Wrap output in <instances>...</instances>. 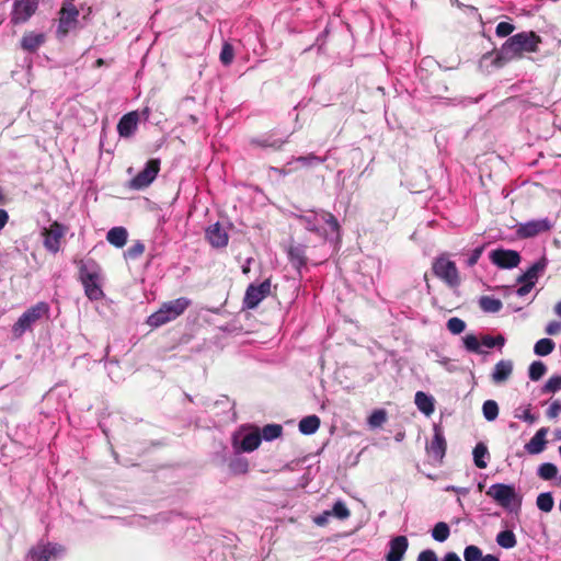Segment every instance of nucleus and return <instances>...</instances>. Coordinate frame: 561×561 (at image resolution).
Returning <instances> with one entry per match:
<instances>
[{
    "label": "nucleus",
    "mask_w": 561,
    "mask_h": 561,
    "mask_svg": "<svg viewBox=\"0 0 561 561\" xmlns=\"http://www.w3.org/2000/svg\"><path fill=\"white\" fill-rule=\"evenodd\" d=\"M308 231L314 232L325 240H339L341 227L333 214L319 209L306 214H293Z\"/></svg>",
    "instance_id": "obj_1"
},
{
    "label": "nucleus",
    "mask_w": 561,
    "mask_h": 561,
    "mask_svg": "<svg viewBox=\"0 0 561 561\" xmlns=\"http://www.w3.org/2000/svg\"><path fill=\"white\" fill-rule=\"evenodd\" d=\"M541 38L535 32H520L510 36L497 51L496 59L504 62L522 58L525 53H536Z\"/></svg>",
    "instance_id": "obj_2"
},
{
    "label": "nucleus",
    "mask_w": 561,
    "mask_h": 561,
    "mask_svg": "<svg viewBox=\"0 0 561 561\" xmlns=\"http://www.w3.org/2000/svg\"><path fill=\"white\" fill-rule=\"evenodd\" d=\"M79 279L84 288L85 296L90 300H101L104 298L101 287V267L93 260L81 263Z\"/></svg>",
    "instance_id": "obj_3"
},
{
    "label": "nucleus",
    "mask_w": 561,
    "mask_h": 561,
    "mask_svg": "<svg viewBox=\"0 0 561 561\" xmlns=\"http://www.w3.org/2000/svg\"><path fill=\"white\" fill-rule=\"evenodd\" d=\"M50 307L46 301H38L26 309L12 325V334L15 339L22 337L27 331H32L36 322L43 318L48 319Z\"/></svg>",
    "instance_id": "obj_4"
},
{
    "label": "nucleus",
    "mask_w": 561,
    "mask_h": 561,
    "mask_svg": "<svg viewBox=\"0 0 561 561\" xmlns=\"http://www.w3.org/2000/svg\"><path fill=\"white\" fill-rule=\"evenodd\" d=\"M191 306V300L186 297H180L163 302L159 310L148 317L147 323L152 328H159L170 321L175 320L184 313Z\"/></svg>",
    "instance_id": "obj_5"
},
{
    "label": "nucleus",
    "mask_w": 561,
    "mask_h": 561,
    "mask_svg": "<svg viewBox=\"0 0 561 561\" xmlns=\"http://www.w3.org/2000/svg\"><path fill=\"white\" fill-rule=\"evenodd\" d=\"M432 271L448 287L456 288L460 285L461 280L456 263L449 260L446 254H442L434 260Z\"/></svg>",
    "instance_id": "obj_6"
},
{
    "label": "nucleus",
    "mask_w": 561,
    "mask_h": 561,
    "mask_svg": "<svg viewBox=\"0 0 561 561\" xmlns=\"http://www.w3.org/2000/svg\"><path fill=\"white\" fill-rule=\"evenodd\" d=\"M58 14L56 36L58 39H64L78 26L79 10L73 4V0H65Z\"/></svg>",
    "instance_id": "obj_7"
},
{
    "label": "nucleus",
    "mask_w": 561,
    "mask_h": 561,
    "mask_svg": "<svg viewBox=\"0 0 561 561\" xmlns=\"http://www.w3.org/2000/svg\"><path fill=\"white\" fill-rule=\"evenodd\" d=\"M65 552L60 543L39 541L30 548L25 561H55L64 557Z\"/></svg>",
    "instance_id": "obj_8"
},
{
    "label": "nucleus",
    "mask_w": 561,
    "mask_h": 561,
    "mask_svg": "<svg viewBox=\"0 0 561 561\" xmlns=\"http://www.w3.org/2000/svg\"><path fill=\"white\" fill-rule=\"evenodd\" d=\"M486 495L506 510H511L513 502H515L518 507L522 504V497L516 493L513 484L494 483L489 486Z\"/></svg>",
    "instance_id": "obj_9"
},
{
    "label": "nucleus",
    "mask_w": 561,
    "mask_h": 561,
    "mask_svg": "<svg viewBox=\"0 0 561 561\" xmlns=\"http://www.w3.org/2000/svg\"><path fill=\"white\" fill-rule=\"evenodd\" d=\"M160 171V160L150 159L145 168L134 176L129 182V187L134 190H144L148 187L157 178Z\"/></svg>",
    "instance_id": "obj_10"
},
{
    "label": "nucleus",
    "mask_w": 561,
    "mask_h": 561,
    "mask_svg": "<svg viewBox=\"0 0 561 561\" xmlns=\"http://www.w3.org/2000/svg\"><path fill=\"white\" fill-rule=\"evenodd\" d=\"M39 0H13L10 21L14 25L27 22L38 8Z\"/></svg>",
    "instance_id": "obj_11"
},
{
    "label": "nucleus",
    "mask_w": 561,
    "mask_h": 561,
    "mask_svg": "<svg viewBox=\"0 0 561 561\" xmlns=\"http://www.w3.org/2000/svg\"><path fill=\"white\" fill-rule=\"evenodd\" d=\"M462 342L465 348L468 352L474 354H482L483 351L481 350V345L488 348H493L495 346L502 347L505 344V339L502 335H497L496 337H493L491 335H483L480 342L474 334H467L462 339Z\"/></svg>",
    "instance_id": "obj_12"
},
{
    "label": "nucleus",
    "mask_w": 561,
    "mask_h": 561,
    "mask_svg": "<svg viewBox=\"0 0 561 561\" xmlns=\"http://www.w3.org/2000/svg\"><path fill=\"white\" fill-rule=\"evenodd\" d=\"M271 291V280L265 279L259 285L251 284L243 298V308L254 309L259 304L268 296Z\"/></svg>",
    "instance_id": "obj_13"
},
{
    "label": "nucleus",
    "mask_w": 561,
    "mask_h": 561,
    "mask_svg": "<svg viewBox=\"0 0 561 561\" xmlns=\"http://www.w3.org/2000/svg\"><path fill=\"white\" fill-rule=\"evenodd\" d=\"M552 228V222L548 218L533 219L522 222L517 226L516 233L519 238H534L539 233L547 232Z\"/></svg>",
    "instance_id": "obj_14"
},
{
    "label": "nucleus",
    "mask_w": 561,
    "mask_h": 561,
    "mask_svg": "<svg viewBox=\"0 0 561 561\" xmlns=\"http://www.w3.org/2000/svg\"><path fill=\"white\" fill-rule=\"evenodd\" d=\"M489 257L500 268H514L520 262V255L515 250L495 249L490 252Z\"/></svg>",
    "instance_id": "obj_15"
},
{
    "label": "nucleus",
    "mask_w": 561,
    "mask_h": 561,
    "mask_svg": "<svg viewBox=\"0 0 561 561\" xmlns=\"http://www.w3.org/2000/svg\"><path fill=\"white\" fill-rule=\"evenodd\" d=\"M433 431L434 435L431 443L426 446V451L435 460L442 462L443 458L446 455L447 448L444 431L442 426L438 424H434Z\"/></svg>",
    "instance_id": "obj_16"
},
{
    "label": "nucleus",
    "mask_w": 561,
    "mask_h": 561,
    "mask_svg": "<svg viewBox=\"0 0 561 561\" xmlns=\"http://www.w3.org/2000/svg\"><path fill=\"white\" fill-rule=\"evenodd\" d=\"M65 234V227L54 221L49 228H45L43 231L44 247L51 253H57L60 249V240Z\"/></svg>",
    "instance_id": "obj_17"
},
{
    "label": "nucleus",
    "mask_w": 561,
    "mask_h": 561,
    "mask_svg": "<svg viewBox=\"0 0 561 561\" xmlns=\"http://www.w3.org/2000/svg\"><path fill=\"white\" fill-rule=\"evenodd\" d=\"M307 245L300 243H289L286 253L290 265L301 275L302 268L307 266L308 257L306 254Z\"/></svg>",
    "instance_id": "obj_18"
},
{
    "label": "nucleus",
    "mask_w": 561,
    "mask_h": 561,
    "mask_svg": "<svg viewBox=\"0 0 561 561\" xmlns=\"http://www.w3.org/2000/svg\"><path fill=\"white\" fill-rule=\"evenodd\" d=\"M139 114L137 111L129 112L121 117L117 124V133L123 138L134 136L137 130Z\"/></svg>",
    "instance_id": "obj_19"
},
{
    "label": "nucleus",
    "mask_w": 561,
    "mask_h": 561,
    "mask_svg": "<svg viewBox=\"0 0 561 561\" xmlns=\"http://www.w3.org/2000/svg\"><path fill=\"white\" fill-rule=\"evenodd\" d=\"M409 541L405 536H397L389 541L386 561H402L408 550Z\"/></svg>",
    "instance_id": "obj_20"
},
{
    "label": "nucleus",
    "mask_w": 561,
    "mask_h": 561,
    "mask_svg": "<svg viewBox=\"0 0 561 561\" xmlns=\"http://www.w3.org/2000/svg\"><path fill=\"white\" fill-rule=\"evenodd\" d=\"M206 238L214 248H225L228 244V233L216 222L206 229Z\"/></svg>",
    "instance_id": "obj_21"
},
{
    "label": "nucleus",
    "mask_w": 561,
    "mask_h": 561,
    "mask_svg": "<svg viewBox=\"0 0 561 561\" xmlns=\"http://www.w3.org/2000/svg\"><path fill=\"white\" fill-rule=\"evenodd\" d=\"M513 373V362L511 359H501L493 368L491 378L496 385L503 383L511 377Z\"/></svg>",
    "instance_id": "obj_22"
},
{
    "label": "nucleus",
    "mask_w": 561,
    "mask_h": 561,
    "mask_svg": "<svg viewBox=\"0 0 561 561\" xmlns=\"http://www.w3.org/2000/svg\"><path fill=\"white\" fill-rule=\"evenodd\" d=\"M548 433L547 427L539 428L531 439L525 445V449L530 455L540 454L547 444L546 435Z\"/></svg>",
    "instance_id": "obj_23"
},
{
    "label": "nucleus",
    "mask_w": 561,
    "mask_h": 561,
    "mask_svg": "<svg viewBox=\"0 0 561 561\" xmlns=\"http://www.w3.org/2000/svg\"><path fill=\"white\" fill-rule=\"evenodd\" d=\"M260 444L261 434L257 431L244 435L239 446L237 445V439H233L234 448L245 453H251L255 450L260 446Z\"/></svg>",
    "instance_id": "obj_24"
},
{
    "label": "nucleus",
    "mask_w": 561,
    "mask_h": 561,
    "mask_svg": "<svg viewBox=\"0 0 561 561\" xmlns=\"http://www.w3.org/2000/svg\"><path fill=\"white\" fill-rule=\"evenodd\" d=\"M546 267L547 260L542 257L528 267V270L517 278V282H533V284H535Z\"/></svg>",
    "instance_id": "obj_25"
},
{
    "label": "nucleus",
    "mask_w": 561,
    "mask_h": 561,
    "mask_svg": "<svg viewBox=\"0 0 561 561\" xmlns=\"http://www.w3.org/2000/svg\"><path fill=\"white\" fill-rule=\"evenodd\" d=\"M414 403L417 409L426 416H430L435 410L434 398L423 391H417L415 393Z\"/></svg>",
    "instance_id": "obj_26"
},
{
    "label": "nucleus",
    "mask_w": 561,
    "mask_h": 561,
    "mask_svg": "<svg viewBox=\"0 0 561 561\" xmlns=\"http://www.w3.org/2000/svg\"><path fill=\"white\" fill-rule=\"evenodd\" d=\"M45 42L43 33L28 32L25 33L21 39V47L30 53L35 51Z\"/></svg>",
    "instance_id": "obj_27"
},
{
    "label": "nucleus",
    "mask_w": 561,
    "mask_h": 561,
    "mask_svg": "<svg viewBox=\"0 0 561 561\" xmlns=\"http://www.w3.org/2000/svg\"><path fill=\"white\" fill-rule=\"evenodd\" d=\"M128 238L127 229L124 227H114L108 230L106 240L116 248H123Z\"/></svg>",
    "instance_id": "obj_28"
},
{
    "label": "nucleus",
    "mask_w": 561,
    "mask_h": 561,
    "mask_svg": "<svg viewBox=\"0 0 561 561\" xmlns=\"http://www.w3.org/2000/svg\"><path fill=\"white\" fill-rule=\"evenodd\" d=\"M286 139L275 138L273 135H263L259 138L251 139V144L262 148H272L278 150L286 142Z\"/></svg>",
    "instance_id": "obj_29"
},
{
    "label": "nucleus",
    "mask_w": 561,
    "mask_h": 561,
    "mask_svg": "<svg viewBox=\"0 0 561 561\" xmlns=\"http://www.w3.org/2000/svg\"><path fill=\"white\" fill-rule=\"evenodd\" d=\"M320 427V419L317 415H308L300 420L298 428L305 435L314 434Z\"/></svg>",
    "instance_id": "obj_30"
},
{
    "label": "nucleus",
    "mask_w": 561,
    "mask_h": 561,
    "mask_svg": "<svg viewBox=\"0 0 561 561\" xmlns=\"http://www.w3.org/2000/svg\"><path fill=\"white\" fill-rule=\"evenodd\" d=\"M473 462L477 468L484 469L488 467L486 458L490 457L488 447L484 443H478L472 451Z\"/></svg>",
    "instance_id": "obj_31"
},
{
    "label": "nucleus",
    "mask_w": 561,
    "mask_h": 561,
    "mask_svg": "<svg viewBox=\"0 0 561 561\" xmlns=\"http://www.w3.org/2000/svg\"><path fill=\"white\" fill-rule=\"evenodd\" d=\"M480 308L488 313H496L502 309V301L491 296H482L479 299Z\"/></svg>",
    "instance_id": "obj_32"
},
{
    "label": "nucleus",
    "mask_w": 561,
    "mask_h": 561,
    "mask_svg": "<svg viewBox=\"0 0 561 561\" xmlns=\"http://www.w3.org/2000/svg\"><path fill=\"white\" fill-rule=\"evenodd\" d=\"M495 540L496 543L504 549H512L517 543L515 534L510 529L500 531Z\"/></svg>",
    "instance_id": "obj_33"
},
{
    "label": "nucleus",
    "mask_w": 561,
    "mask_h": 561,
    "mask_svg": "<svg viewBox=\"0 0 561 561\" xmlns=\"http://www.w3.org/2000/svg\"><path fill=\"white\" fill-rule=\"evenodd\" d=\"M554 346L556 344L551 339H540L534 346V353L538 356H547L552 353Z\"/></svg>",
    "instance_id": "obj_34"
},
{
    "label": "nucleus",
    "mask_w": 561,
    "mask_h": 561,
    "mask_svg": "<svg viewBox=\"0 0 561 561\" xmlns=\"http://www.w3.org/2000/svg\"><path fill=\"white\" fill-rule=\"evenodd\" d=\"M482 414L488 422H493L499 416V404L494 400H486L482 405Z\"/></svg>",
    "instance_id": "obj_35"
},
{
    "label": "nucleus",
    "mask_w": 561,
    "mask_h": 561,
    "mask_svg": "<svg viewBox=\"0 0 561 561\" xmlns=\"http://www.w3.org/2000/svg\"><path fill=\"white\" fill-rule=\"evenodd\" d=\"M537 507L545 512L549 513L552 511L554 501L551 492H542L537 496L536 501Z\"/></svg>",
    "instance_id": "obj_36"
},
{
    "label": "nucleus",
    "mask_w": 561,
    "mask_h": 561,
    "mask_svg": "<svg viewBox=\"0 0 561 561\" xmlns=\"http://www.w3.org/2000/svg\"><path fill=\"white\" fill-rule=\"evenodd\" d=\"M450 534L449 526L445 522H438L432 529V537L438 542H444Z\"/></svg>",
    "instance_id": "obj_37"
},
{
    "label": "nucleus",
    "mask_w": 561,
    "mask_h": 561,
    "mask_svg": "<svg viewBox=\"0 0 561 561\" xmlns=\"http://www.w3.org/2000/svg\"><path fill=\"white\" fill-rule=\"evenodd\" d=\"M547 373V366L541 360H535L530 364L528 368L529 379L533 381H538L543 377Z\"/></svg>",
    "instance_id": "obj_38"
},
{
    "label": "nucleus",
    "mask_w": 561,
    "mask_h": 561,
    "mask_svg": "<svg viewBox=\"0 0 561 561\" xmlns=\"http://www.w3.org/2000/svg\"><path fill=\"white\" fill-rule=\"evenodd\" d=\"M283 433V427L279 424H267L262 428L261 439L271 442L278 438Z\"/></svg>",
    "instance_id": "obj_39"
},
{
    "label": "nucleus",
    "mask_w": 561,
    "mask_h": 561,
    "mask_svg": "<svg viewBox=\"0 0 561 561\" xmlns=\"http://www.w3.org/2000/svg\"><path fill=\"white\" fill-rule=\"evenodd\" d=\"M537 474L543 480H551L557 477L558 468L551 462H543L538 467Z\"/></svg>",
    "instance_id": "obj_40"
},
{
    "label": "nucleus",
    "mask_w": 561,
    "mask_h": 561,
    "mask_svg": "<svg viewBox=\"0 0 561 561\" xmlns=\"http://www.w3.org/2000/svg\"><path fill=\"white\" fill-rule=\"evenodd\" d=\"M327 160V157H318L314 153H309L307 156H299L295 158V161L300 163L302 167H314L323 163Z\"/></svg>",
    "instance_id": "obj_41"
},
{
    "label": "nucleus",
    "mask_w": 561,
    "mask_h": 561,
    "mask_svg": "<svg viewBox=\"0 0 561 561\" xmlns=\"http://www.w3.org/2000/svg\"><path fill=\"white\" fill-rule=\"evenodd\" d=\"M229 469L233 474H243L249 469V462L245 458L236 457L229 462Z\"/></svg>",
    "instance_id": "obj_42"
},
{
    "label": "nucleus",
    "mask_w": 561,
    "mask_h": 561,
    "mask_svg": "<svg viewBox=\"0 0 561 561\" xmlns=\"http://www.w3.org/2000/svg\"><path fill=\"white\" fill-rule=\"evenodd\" d=\"M387 421V412L383 409L375 410L368 417L370 427H380Z\"/></svg>",
    "instance_id": "obj_43"
},
{
    "label": "nucleus",
    "mask_w": 561,
    "mask_h": 561,
    "mask_svg": "<svg viewBox=\"0 0 561 561\" xmlns=\"http://www.w3.org/2000/svg\"><path fill=\"white\" fill-rule=\"evenodd\" d=\"M145 252V244L142 241H136L130 248L125 251L124 256L127 260H136Z\"/></svg>",
    "instance_id": "obj_44"
},
{
    "label": "nucleus",
    "mask_w": 561,
    "mask_h": 561,
    "mask_svg": "<svg viewBox=\"0 0 561 561\" xmlns=\"http://www.w3.org/2000/svg\"><path fill=\"white\" fill-rule=\"evenodd\" d=\"M446 327L450 333L456 335V334H460L465 331L466 322L460 318L453 317V318L448 319Z\"/></svg>",
    "instance_id": "obj_45"
},
{
    "label": "nucleus",
    "mask_w": 561,
    "mask_h": 561,
    "mask_svg": "<svg viewBox=\"0 0 561 561\" xmlns=\"http://www.w3.org/2000/svg\"><path fill=\"white\" fill-rule=\"evenodd\" d=\"M331 515L343 520L350 517L351 512L343 501H336L332 507Z\"/></svg>",
    "instance_id": "obj_46"
},
{
    "label": "nucleus",
    "mask_w": 561,
    "mask_h": 561,
    "mask_svg": "<svg viewBox=\"0 0 561 561\" xmlns=\"http://www.w3.org/2000/svg\"><path fill=\"white\" fill-rule=\"evenodd\" d=\"M234 57V50L231 44L225 43L221 47L219 59L224 66H229Z\"/></svg>",
    "instance_id": "obj_47"
},
{
    "label": "nucleus",
    "mask_w": 561,
    "mask_h": 561,
    "mask_svg": "<svg viewBox=\"0 0 561 561\" xmlns=\"http://www.w3.org/2000/svg\"><path fill=\"white\" fill-rule=\"evenodd\" d=\"M482 550L477 546H467L463 551L465 561H481Z\"/></svg>",
    "instance_id": "obj_48"
},
{
    "label": "nucleus",
    "mask_w": 561,
    "mask_h": 561,
    "mask_svg": "<svg viewBox=\"0 0 561 561\" xmlns=\"http://www.w3.org/2000/svg\"><path fill=\"white\" fill-rule=\"evenodd\" d=\"M561 389L559 376L550 377L542 387L543 393H554Z\"/></svg>",
    "instance_id": "obj_49"
},
{
    "label": "nucleus",
    "mask_w": 561,
    "mask_h": 561,
    "mask_svg": "<svg viewBox=\"0 0 561 561\" xmlns=\"http://www.w3.org/2000/svg\"><path fill=\"white\" fill-rule=\"evenodd\" d=\"M514 416L518 420L527 422L528 424H534L537 421V416L530 412L529 408L524 410L520 408L516 409Z\"/></svg>",
    "instance_id": "obj_50"
},
{
    "label": "nucleus",
    "mask_w": 561,
    "mask_h": 561,
    "mask_svg": "<svg viewBox=\"0 0 561 561\" xmlns=\"http://www.w3.org/2000/svg\"><path fill=\"white\" fill-rule=\"evenodd\" d=\"M514 28L515 26L512 23L500 22L496 25L495 33L499 37H506L514 31Z\"/></svg>",
    "instance_id": "obj_51"
},
{
    "label": "nucleus",
    "mask_w": 561,
    "mask_h": 561,
    "mask_svg": "<svg viewBox=\"0 0 561 561\" xmlns=\"http://www.w3.org/2000/svg\"><path fill=\"white\" fill-rule=\"evenodd\" d=\"M483 250H484V245H481V247H477L476 249H473L471 251V253L466 262L469 267H472L478 263L479 259L481 257V255L483 253Z\"/></svg>",
    "instance_id": "obj_52"
},
{
    "label": "nucleus",
    "mask_w": 561,
    "mask_h": 561,
    "mask_svg": "<svg viewBox=\"0 0 561 561\" xmlns=\"http://www.w3.org/2000/svg\"><path fill=\"white\" fill-rule=\"evenodd\" d=\"M561 413V401L560 400H556L553 401L548 410H547V416L549 419H554L557 417L559 414Z\"/></svg>",
    "instance_id": "obj_53"
},
{
    "label": "nucleus",
    "mask_w": 561,
    "mask_h": 561,
    "mask_svg": "<svg viewBox=\"0 0 561 561\" xmlns=\"http://www.w3.org/2000/svg\"><path fill=\"white\" fill-rule=\"evenodd\" d=\"M417 561H438V559L433 550L426 549L419 554Z\"/></svg>",
    "instance_id": "obj_54"
},
{
    "label": "nucleus",
    "mask_w": 561,
    "mask_h": 561,
    "mask_svg": "<svg viewBox=\"0 0 561 561\" xmlns=\"http://www.w3.org/2000/svg\"><path fill=\"white\" fill-rule=\"evenodd\" d=\"M331 515V512L330 511H324L322 514L316 516L313 518V522L316 525L318 526H325L329 522V518H330Z\"/></svg>",
    "instance_id": "obj_55"
},
{
    "label": "nucleus",
    "mask_w": 561,
    "mask_h": 561,
    "mask_svg": "<svg viewBox=\"0 0 561 561\" xmlns=\"http://www.w3.org/2000/svg\"><path fill=\"white\" fill-rule=\"evenodd\" d=\"M522 286L516 290V294L520 297L526 296L534 288L533 282H519Z\"/></svg>",
    "instance_id": "obj_56"
},
{
    "label": "nucleus",
    "mask_w": 561,
    "mask_h": 561,
    "mask_svg": "<svg viewBox=\"0 0 561 561\" xmlns=\"http://www.w3.org/2000/svg\"><path fill=\"white\" fill-rule=\"evenodd\" d=\"M561 330V322L558 321H551L546 327V333L548 335H554Z\"/></svg>",
    "instance_id": "obj_57"
},
{
    "label": "nucleus",
    "mask_w": 561,
    "mask_h": 561,
    "mask_svg": "<svg viewBox=\"0 0 561 561\" xmlns=\"http://www.w3.org/2000/svg\"><path fill=\"white\" fill-rule=\"evenodd\" d=\"M446 491H454L458 494H461V495H466L468 494L469 492V489L467 488H459V486H455V485H448L445 488Z\"/></svg>",
    "instance_id": "obj_58"
},
{
    "label": "nucleus",
    "mask_w": 561,
    "mask_h": 561,
    "mask_svg": "<svg viewBox=\"0 0 561 561\" xmlns=\"http://www.w3.org/2000/svg\"><path fill=\"white\" fill-rule=\"evenodd\" d=\"M9 219V215L7 210L0 209V230L3 229V227L7 225Z\"/></svg>",
    "instance_id": "obj_59"
},
{
    "label": "nucleus",
    "mask_w": 561,
    "mask_h": 561,
    "mask_svg": "<svg viewBox=\"0 0 561 561\" xmlns=\"http://www.w3.org/2000/svg\"><path fill=\"white\" fill-rule=\"evenodd\" d=\"M328 34H329V30L325 28L323 32H321L318 35V37L316 39V44H320V46H321L325 42V38H327Z\"/></svg>",
    "instance_id": "obj_60"
},
{
    "label": "nucleus",
    "mask_w": 561,
    "mask_h": 561,
    "mask_svg": "<svg viewBox=\"0 0 561 561\" xmlns=\"http://www.w3.org/2000/svg\"><path fill=\"white\" fill-rule=\"evenodd\" d=\"M444 561H461V560L457 553L448 552L445 554Z\"/></svg>",
    "instance_id": "obj_61"
},
{
    "label": "nucleus",
    "mask_w": 561,
    "mask_h": 561,
    "mask_svg": "<svg viewBox=\"0 0 561 561\" xmlns=\"http://www.w3.org/2000/svg\"><path fill=\"white\" fill-rule=\"evenodd\" d=\"M434 353L436 354V356H437V362H438L440 365H444V366H445V365H447V364L449 363V358H448V357H446V356H442V355L439 354V352H437V351H434Z\"/></svg>",
    "instance_id": "obj_62"
},
{
    "label": "nucleus",
    "mask_w": 561,
    "mask_h": 561,
    "mask_svg": "<svg viewBox=\"0 0 561 561\" xmlns=\"http://www.w3.org/2000/svg\"><path fill=\"white\" fill-rule=\"evenodd\" d=\"M481 561H500V559L494 554L483 556Z\"/></svg>",
    "instance_id": "obj_63"
},
{
    "label": "nucleus",
    "mask_w": 561,
    "mask_h": 561,
    "mask_svg": "<svg viewBox=\"0 0 561 561\" xmlns=\"http://www.w3.org/2000/svg\"><path fill=\"white\" fill-rule=\"evenodd\" d=\"M554 312L561 317V301H559L556 306H554Z\"/></svg>",
    "instance_id": "obj_64"
}]
</instances>
